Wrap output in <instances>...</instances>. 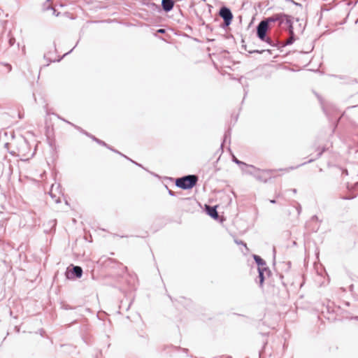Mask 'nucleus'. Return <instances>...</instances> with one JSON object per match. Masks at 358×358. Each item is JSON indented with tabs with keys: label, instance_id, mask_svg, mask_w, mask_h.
Returning a JSON list of instances; mask_svg holds the SVG:
<instances>
[{
	"label": "nucleus",
	"instance_id": "nucleus-1",
	"mask_svg": "<svg viewBox=\"0 0 358 358\" xmlns=\"http://www.w3.org/2000/svg\"><path fill=\"white\" fill-rule=\"evenodd\" d=\"M198 177L195 175H189L176 179V185L181 189H191L196 185Z\"/></svg>",
	"mask_w": 358,
	"mask_h": 358
},
{
	"label": "nucleus",
	"instance_id": "nucleus-2",
	"mask_svg": "<svg viewBox=\"0 0 358 358\" xmlns=\"http://www.w3.org/2000/svg\"><path fill=\"white\" fill-rule=\"evenodd\" d=\"M277 169H257L255 178L261 182L266 183L276 176Z\"/></svg>",
	"mask_w": 358,
	"mask_h": 358
},
{
	"label": "nucleus",
	"instance_id": "nucleus-3",
	"mask_svg": "<svg viewBox=\"0 0 358 358\" xmlns=\"http://www.w3.org/2000/svg\"><path fill=\"white\" fill-rule=\"evenodd\" d=\"M268 28V21H262L257 27V36L258 37L268 43H271V40L266 37V34Z\"/></svg>",
	"mask_w": 358,
	"mask_h": 358
},
{
	"label": "nucleus",
	"instance_id": "nucleus-4",
	"mask_svg": "<svg viewBox=\"0 0 358 358\" xmlns=\"http://www.w3.org/2000/svg\"><path fill=\"white\" fill-rule=\"evenodd\" d=\"M220 15L223 18L226 25H229L233 19V15L231 10L226 7H222L220 9Z\"/></svg>",
	"mask_w": 358,
	"mask_h": 358
},
{
	"label": "nucleus",
	"instance_id": "nucleus-5",
	"mask_svg": "<svg viewBox=\"0 0 358 358\" xmlns=\"http://www.w3.org/2000/svg\"><path fill=\"white\" fill-rule=\"evenodd\" d=\"M162 6L163 9L166 12H169L173 8L174 6V1L173 0H162Z\"/></svg>",
	"mask_w": 358,
	"mask_h": 358
},
{
	"label": "nucleus",
	"instance_id": "nucleus-6",
	"mask_svg": "<svg viewBox=\"0 0 358 358\" xmlns=\"http://www.w3.org/2000/svg\"><path fill=\"white\" fill-rule=\"evenodd\" d=\"M282 17H287L285 14H277L271 17L267 18L265 21H268V23L270 22L279 21L280 23H282Z\"/></svg>",
	"mask_w": 358,
	"mask_h": 358
},
{
	"label": "nucleus",
	"instance_id": "nucleus-7",
	"mask_svg": "<svg viewBox=\"0 0 358 358\" xmlns=\"http://www.w3.org/2000/svg\"><path fill=\"white\" fill-rule=\"evenodd\" d=\"M206 210L208 214L213 218H217L218 214L216 210V207H211L210 206H206Z\"/></svg>",
	"mask_w": 358,
	"mask_h": 358
},
{
	"label": "nucleus",
	"instance_id": "nucleus-8",
	"mask_svg": "<svg viewBox=\"0 0 358 358\" xmlns=\"http://www.w3.org/2000/svg\"><path fill=\"white\" fill-rule=\"evenodd\" d=\"M71 272L76 275V278H80L83 274V269L80 266H75L73 267Z\"/></svg>",
	"mask_w": 358,
	"mask_h": 358
},
{
	"label": "nucleus",
	"instance_id": "nucleus-9",
	"mask_svg": "<svg viewBox=\"0 0 358 358\" xmlns=\"http://www.w3.org/2000/svg\"><path fill=\"white\" fill-rule=\"evenodd\" d=\"M254 259L259 267L265 265V262L259 256L255 255Z\"/></svg>",
	"mask_w": 358,
	"mask_h": 358
},
{
	"label": "nucleus",
	"instance_id": "nucleus-10",
	"mask_svg": "<svg viewBox=\"0 0 358 358\" xmlns=\"http://www.w3.org/2000/svg\"><path fill=\"white\" fill-rule=\"evenodd\" d=\"M259 278H260V285H262L264 282V273H263V268L261 267H259Z\"/></svg>",
	"mask_w": 358,
	"mask_h": 358
},
{
	"label": "nucleus",
	"instance_id": "nucleus-11",
	"mask_svg": "<svg viewBox=\"0 0 358 358\" xmlns=\"http://www.w3.org/2000/svg\"><path fill=\"white\" fill-rule=\"evenodd\" d=\"M285 16L287 17H282V22L285 21L287 24L291 25L292 23V19L291 16L287 15H285Z\"/></svg>",
	"mask_w": 358,
	"mask_h": 358
},
{
	"label": "nucleus",
	"instance_id": "nucleus-12",
	"mask_svg": "<svg viewBox=\"0 0 358 358\" xmlns=\"http://www.w3.org/2000/svg\"><path fill=\"white\" fill-rule=\"evenodd\" d=\"M290 32H291V36L287 40L286 45H290L295 41L294 36H293V31H290Z\"/></svg>",
	"mask_w": 358,
	"mask_h": 358
},
{
	"label": "nucleus",
	"instance_id": "nucleus-13",
	"mask_svg": "<svg viewBox=\"0 0 358 358\" xmlns=\"http://www.w3.org/2000/svg\"><path fill=\"white\" fill-rule=\"evenodd\" d=\"M234 161L236 164H244V165H245V163H243V162H241V161L238 160V159H237L236 158H235V157L234 158Z\"/></svg>",
	"mask_w": 358,
	"mask_h": 358
},
{
	"label": "nucleus",
	"instance_id": "nucleus-14",
	"mask_svg": "<svg viewBox=\"0 0 358 358\" xmlns=\"http://www.w3.org/2000/svg\"><path fill=\"white\" fill-rule=\"evenodd\" d=\"M158 32H159V33H164V32H165V30H164V29H159V30H158Z\"/></svg>",
	"mask_w": 358,
	"mask_h": 358
},
{
	"label": "nucleus",
	"instance_id": "nucleus-15",
	"mask_svg": "<svg viewBox=\"0 0 358 358\" xmlns=\"http://www.w3.org/2000/svg\"><path fill=\"white\" fill-rule=\"evenodd\" d=\"M356 26H357V31H358V20L356 21Z\"/></svg>",
	"mask_w": 358,
	"mask_h": 358
},
{
	"label": "nucleus",
	"instance_id": "nucleus-16",
	"mask_svg": "<svg viewBox=\"0 0 358 358\" xmlns=\"http://www.w3.org/2000/svg\"><path fill=\"white\" fill-rule=\"evenodd\" d=\"M271 203H275V201L274 200H271Z\"/></svg>",
	"mask_w": 358,
	"mask_h": 358
}]
</instances>
